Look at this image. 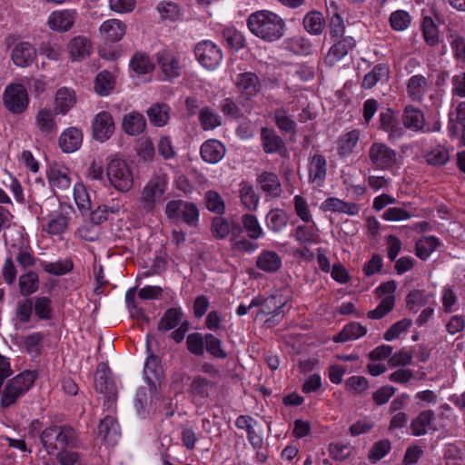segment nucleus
<instances>
[{
	"label": "nucleus",
	"instance_id": "obj_16",
	"mask_svg": "<svg viewBox=\"0 0 465 465\" xmlns=\"http://www.w3.org/2000/svg\"><path fill=\"white\" fill-rule=\"evenodd\" d=\"M234 84L238 92L251 99L255 96L261 89V82L256 74L252 72H244L236 75Z\"/></svg>",
	"mask_w": 465,
	"mask_h": 465
},
{
	"label": "nucleus",
	"instance_id": "obj_23",
	"mask_svg": "<svg viewBox=\"0 0 465 465\" xmlns=\"http://www.w3.org/2000/svg\"><path fill=\"white\" fill-rule=\"evenodd\" d=\"M309 182L321 186L327 175V161L325 156L315 153L309 159Z\"/></svg>",
	"mask_w": 465,
	"mask_h": 465
},
{
	"label": "nucleus",
	"instance_id": "obj_13",
	"mask_svg": "<svg viewBox=\"0 0 465 465\" xmlns=\"http://www.w3.org/2000/svg\"><path fill=\"white\" fill-rule=\"evenodd\" d=\"M47 179L51 189L55 193L56 190L66 191L71 187L72 180L70 170L58 163H53L46 172Z\"/></svg>",
	"mask_w": 465,
	"mask_h": 465
},
{
	"label": "nucleus",
	"instance_id": "obj_28",
	"mask_svg": "<svg viewBox=\"0 0 465 465\" xmlns=\"http://www.w3.org/2000/svg\"><path fill=\"white\" fill-rule=\"evenodd\" d=\"M447 37L453 59L457 65L465 69V36L457 31L450 30Z\"/></svg>",
	"mask_w": 465,
	"mask_h": 465
},
{
	"label": "nucleus",
	"instance_id": "obj_61",
	"mask_svg": "<svg viewBox=\"0 0 465 465\" xmlns=\"http://www.w3.org/2000/svg\"><path fill=\"white\" fill-rule=\"evenodd\" d=\"M446 465H465V454L456 445L449 444L443 452Z\"/></svg>",
	"mask_w": 465,
	"mask_h": 465
},
{
	"label": "nucleus",
	"instance_id": "obj_40",
	"mask_svg": "<svg viewBox=\"0 0 465 465\" xmlns=\"http://www.w3.org/2000/svg\"><path fill=\"white\" fill-rule=\"evenodd\" d=\"M146 113L153 125L162 127L167 124L170 118V106L166 104H153Z\"/></svg>",
	"mask_w": 465,
	"mask_h": 465
},
{
	"label": "nucleus",
	"instance_id": "obj_46",
	"mask_svg": "<svg viewBox=\"0 0 465 465\" xmlns=\"http://www.w3.org/2000/svg\"><path fill=\"white\" fill-rule=\"evenodd\" d=\"M75 104L74 93L68 88H61L55 94V109L59 114H65Z\"/></svg>",
	"mask_w": 465,
	"mask_h": 465
},
{
	"label": "nucleus",
	"instance_id": "obj_11",
	"mask_svg": "<svg viewBox=\"0 0 465 465\" xmlns=\"http://www.w3.org/2000/svg\"><path fill=\"white\" fill-rule=\"evenodd\" d=\"M115 131L113 115L107 111L98 113L92 121V135L98 142L104 143L110 139Z\"/></svg>",
	"mask_w": 465,
	"mask_h": 465
},
{
	"label": "nucleus",
	"instance_id": "obj_63",
	"mask_svg": "<svg viewBox=\"0 0 465 465\" xmlns=\"http://www.w3.org/2000/svg\"><path fill=\"white\" fill-rule=\"evenodd\" d=\"M416 209H406L401 207H391L384 211L382 218L386 221H402L408 220L415 214Z\"/></svg>",
	"mask_w": 465,
	"mask_h": 465
},
{
	"label": "nucleus",
	"instance_id": "obj_8",
	"mask_svg": "<svg viewBox=\"0 0 465 465\" xmlns=\"http://www.w3.org/2000/svg\"><path fill=\"white\" fill-rule=\"evenodd\" d=\"M165 213L169 219H182L191 227H196L199 223V210L195 203L183 200H172L165 207Z\"/></svg>",
	"mask_w": 465,
	"mask_h": 465
},
{
	"label": "nucleus",
	"instance_id": "obj_29",
	"mask_svg": "<svg viewBox=\"0 0 465 465\" xmlns=\"http://www.w3.org/2000/svg\"><path fill=\"white\" fill-rule=\"evenodd\" d=\"M184 313L180 307L167 309L157 324V330L161 332L175 329L183 319Z\"/></svg>",
	"mask_w": 465,
	"mask_h": 465
},
{
	"label": "nucleus",
	"instance_id": "obj_15",
	"mask_svg": "<svg viewBox=\"0 0 465 465\" xmlns=\"http://www.w3.org/2000/svg\"><path fill=\"white\" fill-rule=\"evenodd\" d=\"M76 17L75 10H56L50 14L47 24L52 30L64 33L74 26Z\"/></svg>",
	"mask_w": 465,
	"mask_h": 465
},
{
	"label": "nucleus",
	"instance_id": "obj_42",
	"mask_svg": "<svg viewBox=\"0 0 465 465\" xmlns=\"http://www.w3.org/2000/svg\"><path fill=\"white\" fill-rule=\"evenodd\" d=\"M115 86V79L107 70L101 71L94 79V91L100 96H107Z\"/></svg>",
	"mask_w": 465,
	"mask_h": 465
},
{
	"label": "nucleus",
	"instance_id": "obj_25",
	"mask_svg": "<svg viewBox=\"0 0 465 465\" xmlns=\"http://www.w3.org/2000/svg\"><path fill=\"white\" fill-rule=\"evenodd\" d=\"M225 153V146L216 139L205 141L200 148L202 159L208 163H217L224 157Z\"/></svg>",
	"mask_w": 465,
	"mask_h": 465
},
{
	"label": "nucleus",
	"instance_id": "obj_49",
	"mask_svg": "<svg viewBox=\"0 0 465 465\" xmlns=\"http://www.w3.org/2000/svg\"><path fill=\"white\" fill-rule=\"evenodd\" d=\"M434 419V412L431 410L421 411L411 423V432L415 436L427 433V428Z\"/></svg>",
	"mask_w": 465,
	"mask_h": 465
},
{
	"label": "nucleus",
	"instance_id": "obj_53",
	"mask_svg": "<svg viewBox=\"0 0 465 465\" xmlns=\"http://www.w3.org/2000/svg\"><path fill=\"white\" fill-rule=\"evenodd\" d=\"M333 42L330 51L328 53V57L331 63H335L343 58L349 52V41L346 37H339V38H331Z\"/></svg>",
	"mask_w": 465,
	"mask_h": 465
},
{
	"label": "nucleus",
	"instance_id": "obj_33",
	"mask_svg": "<svg viewBox=\"0 0 465 465\" xmlns=\"http://www.w3.org/2000/svg\"><path fill=\"white\" fill-rule=\"evenodd\" d=\"M146 126L144 116L138 112H131L124 116L123 129L129 135L142 134Z\"/></svg>",
	"mask_w": 465,
	"mask_h": 465
},
{
	"label": "nucleus",
	"instance_id": "obj_22",
	"mask_svg": "<svg viewBox=\"0 0 465 465\" xmlns=\"http://www.w3.org/2000/svg\"><path fill=\"white\" fill-rule=\"evenodd\" d=\"M448 130L452 136H460L465 144V102H459L449 114Z\"/></svg>",
	"mask_w": 465,
	"mask_h": 465
},
{
	"label": "nucleus",
	"instance_id": "obj_10",
	"mask_svg": "<svg viewBox=\"0 0 465 465\" xmlns=\"http://www.w3.org/2000/svg\"><path fill=\"white\" fill-rule=\"evenodd\" d=\"M197 61L206 69H215L223 61L222 49L210 40L199 42L194 47Z\"/></svg>",
	"mask_w": 465,
	"mask_h": 465
},
{
	"label": "nucleus",
	"instance_id": "obj_47",
	"mask_svg": "<svg viewBox=\"0 0 465 465\" xmlns=\"http://www.w3.org/2000/svg\"><path fill=\"white\" fill-rule=\"evenodd\" d=\"M288 221L287 213L282 209H272L266 215V225L274 232H279L286 227Z\"/></svg>",
	"mask_w": 465,
	"mask_h": 465
},
{
	"label": "nucleus",
	"instance_id": "obj_4",
	"mask_svg": "<svg viewBox=\"0 0 465 465\" xmlns=\"http://www.w3.org/2000/svg\"><path fill=\"white\" fill-rule=\"evenodd\" d=\"M406 92L411 101L433 110L441 106L444 96V90L430 89L429 79L422 74H414L408 79Z\"/></svg>",
	"mask_w": 465,
	"mask_h": 465
},
{
	"label": "nucleus",
	"instance_id": "obj_18",
	"mask_svg": "<svg viewBox=\"0 0 465 465\" xmlns=\"http://www.w3.org/2000/svg\"><path fill=\"white\" fill-rule=\"evenodd\" d=\"M257 184L269 198H279L282 193V183L279 176L269 171H263L257 175Z\"/></svg>",
	"mask_w": 465,
	"mask_h": 465
},
{
	"label": "nucleus",
	"instance_id": "obj_34",
	"mask_svg": "<svg viewBox=\"0 0 465 465\" xmlns=\"http://www.w3.org/2000/svg\"><path fill=\"white\" fill-rule=\"evenodd\" d=\"M402 120L405 127L412 131H422L424 128V114L420 109L413 105H407L405 107Z\"/></svg>",
	"mask_w": 465,
	"mask_h": 465
},
{
	"label": "nucleus",
	"instance_id": "obj_60",
	"mask_svg": "<svg viewBox=\"0 0 465 465\" xmlns=\"http://www.w3.org/2000/svg\"><path fill=\"white\" fill-rule=\"evenodd\" d=\"M395 306V296H385L381 299L380 303L374 310L368 312V317L371 319H381L390 313Z\"/></svg>",
	"mask_w": 465,
	"mask_h": 465
},
{
	"label": "nucleus",
	"instance_id": "obj_14",
	"mask_svg": "<svg viewBox=\"0 0 465 465\" xmlns=\"http://www.w3.org/2000/svg\"><path fill=\"white\" fill-rule=\"evenodd\" d=\"M95 388L101 393H104V406L109 407L112 403L111 394L114 391V382L111 377L108 366L101 362L97 366L95 373Z\"/></svg>",
	"mask_w": 465,
	"mask_h": 465
},
{
	"label": "nucleus",
	"instance_id": "obj_43",
	"mask_svg": "<svg viewBox=\"0 0 465 465\" xmlns=\"http://www.w3.org/2000/svg\"><path fill=\"white\" fill-rule=\"evenodd\" d=\"M18 284L20 294L29 298V296L35 293L39 288L38 274L33 271H29L19 277Z\"/></svg>",
	"mask_w": 465,
	"mask_h": 465
},
{
	"label": "nucleus",
	"instance_id": "obj_62",
	"mask_svg": "<svg viewBox=\"0 0 465 465\" xmlns=\"http://www.w3.org/2000/svg\"><path fill=\"white\" fill-rule=\"evenodd\" d=\"M205 338L200 332H193L187 336V350L195 356H202L204 353Z\"/></svg>",
	"mask_w": 465,
	"mask_h": 465
},
{
	"label": "nucleus",
	"instance_id": "obj_39",
	"mask_svg": "<svg viewBox=\"0 0 465 465\" xmlns=\"http://www.w3.org/2000/svg\"><path fill=\"white\" fill-rule=\"evenodd\" d=\"M54 115L55 114L50 109L43 108L38 111L35 116V124L45 135H49L55 132L56 123Z\"/></svg>",
	"mask_w": 465,
	"mask_h": 465
},
{
	"label": "nucleus",
	"instance_id": "obj_45",
	"mask_svg": "<svg viewBox=\"0 0 465 465\" xmlns=\"http://www.w3.org/2000/svg\"><path fill=\"white\" fill-rule=\"evenodd\" d=\"M33 299V310L41 321L51 320L53 317L52 301L47 296H36Z\"/></svg>",
	"mask_w": 465,
	"mask_h": 465
},
{
	"label": "nucleus",
	"instance_id": "obj_44",
	"mask_svg": "<svg viewBox=\"0 0 465 465\" xmlns=\"http://www.w3.org/2000/svg\"><path fill=\"white\" fill-rule=\"evenodd\" d=\"M389 74L390 70L386 64H376L370 73L365 74L362 81V87L365 89L372 88L378 82L387 80Z\"/></svg>",
	"mask_w": 465,
	"mask_h": 465
},
{
	"label": "nucleus",
	"instance_id": "obj_19",
	"mask_svg": "<svg viewBox=\"0 0 465 465\" xmlns=\"http://www.w3.org/2000/svg\"><path fill=\"white\" fill-rule=\"evenodd\" d=\"M156 59L165 79L171 80L181 75L182 66L179 59L172 52L167 50L158 52Z\"/></svg>",
	"mask_w": 465,
	"mask_h": 465
},
{
	"label": "nucleus",
	"instance_id": "obj_37",
	"mask_svg": "<svg viewBox=\"0 0 465 465\" xmlns=\"http://www.w3.org/2000/svg\"><path fill=\"white\" fill-rule=\"evenodd\" d=\"M242 227V232L245 231L248 235V240L255 242L254 241L263 236L264 232L261 227L257 217L252 213H244L242 215L239 222Z\"/></svg>",
	"mask_w": 465,
	"mask_h": 465
},
{
	"label": "nucleus",
	"instance_id": "obj_56",
	"mask_svg": "<svg viewBox=\"0 0 465 465\" xmlns=\"http://www.w3.org/2000/svg\"><path fill=\"white\" fill-rule=\"evenodd\" d=\"M286 48L295 54H309L312 51V44L309 39L295 35L286 42Z\"/></svg>",
	"mask_w": 465,
	"mask_h": 465
},
{
	"label": "nucleus",
	"instance_id": "obj_27",
	"mask_svg": "<svg viewBox=\"0 0 465 465\" xmlns=\"http://www.w3.org/2000/svg\"><path fill=\"white\" fill-rule=\"evenodd\" d=\"M58 142L64 153L75 152L83 142L82 131L76 127H69L62 133Z\"/></svg>",
	"mask_w": 465,
	"mask_h": 465
},
{
	"label": "nucleus",
	"instance_id": "obj_21",
	"mask_svg": "<svg viewBox=\"0 0 465 465\" xmlns=\"http://www.w3.org/2000/svg\"><path fill=\"white\" fill-rule=\"evenodd\" d=\"M67 49L73 61H82L93 53V44L88 37L77 35L69 41Z\"/></svg>",
	"mask_w": 465,
	"mask_h": 465
},
{
	"label": "nucleus",
	"instance_id": "obj_6",
	"mask_svg": "<svg viewBox=\"0 0 465 465\" xmlns=\"http://www.w3.org/2000/svg\"><path fill=\"white\" fill-rule=\"evenodd\" d=\"M168 186V176L163 172L155 173L142 191L141 203L144 210L153 211L157 203L164 200Z\"/></svg>",
	"mask_w": 465,
	"mask_h": 465
},
{
	"label": "nucleus",
	"instance_id": "obj_54",
	"mask_svg": "<svg viewBox=\"0 0 465 465\" xmlns=\"http://www.w3.org/2000/svg\"><path fill=\"white\" fill-rule=\"evenodd\" d=\"M204 203L210 212L217 215H223L225 213V203L216 191L209 190L204 193Z\"/></svg>",
	"mask_w": 465,
	"mask_h": 465
},
{
	"label": "nucleus",
	"instance_id": "obj_5",
	"mask_svg": "<svg viewBox=\"0 0 465 465\" xmlns=\"http://www.w3.org/2000/svg\"><path fill=\"white\" fill-rule=\"evenodd\" d=\"M38 374L35 371H24L10 379L2 391L0 406L3 409L13 406L20 397L30 390Z\"/></svg>",
	"mask_w": 465,
	"mask_h": 465
},
{
	"label": "nucleus",
	"instance_id": "obj_30",
	"mask_svg": "<svg viewBox=\"0 0 465 465\" xmlns=\"http://www.w3.org/2000/svg\"><path fill=\"white\" fill-rule=\"evenodd\" d=\"M304 29L312 35H320L326 29V21L323 14L312 10L308 12L302 20Z\"/></svg>",
	"mask_w": 465,
	"mask_h": 465
},
{
	"label": "nucleus",
	"instance_id": "obj_48",
	"mask_svg": "<svg viewBox=\"0 0 465 465\" xmlns=\"http://www.w3.org/2000/svg\"><path fill=\"white\" fill-rule=\"evenodd\" d=\"M439 245L440 241L437 237L432 235L424 236L416 242V255L421 260H426Z\"/></svg>",
	"mask_w": 465,
	"mask_h": 465
},
{
	"label": "nucleus",
	"instance_id": "obj_32",
	"mask_svg": "<svg viewBox=\"0 0 465 465\" xmlns=\"http://www.w3.org/2000/svg\"><path fill=\"white\" fill-rule=\"evenodd\" d=\"M285 305V301L282 295H271L262 301V307L260 309L259 313L263 315L272 314L266 322L277 323L275 318L282 312V309Z\"/></svg>",
	"mask_w": 465,
	"mask_h": 465
},
{
	"label": "nucleus",
	"instance_id": "obj_31",
	"mask_svg": "<svg viewBox=\"0 0 465 465\" xmlns=\"http://www.w3.org/2000/svg\"><path fill=\"white\" fill-rule=\"evenodd\" d=\"M125 25L117 19L104 21L100 26V32L111 43L120 41L125 34Z\"/></svg>",
	"mask_w": 465,
	"mask_h": 465
},
{
	"label": "nucleus",
	"instance_id": "obj_9",
	"mask_svg": "<svg viewBox=\"0 0 465 465\" xmlns=\"http://www.w3.org/2000/svg\"><path fill=\"white\" fill-rule=\"evenodd\" d=\"M3 101L5 108L12 114L24 113L29 104L26 88L22 84H8L3 94Z\"/></svg>",
	"mask_w": 465,
	"mask_h": 465
},
{
	"label": "nucleus",
	"instance_id": "obj_7",
	"mask_svg": "<svg viewBox=\"0 0 465 465\" xmlns=\"http://www.w3.org/2000/svg\"><path fill=\"white\" fill-rule=\"evenodd\" d=\"M110 183L120 192H128L134 184V178L127 163L121 159H112L106 169Z\"/></svg>",
	"mask_w": 465,
	"mask_h": 465
},
{
	"label": "nucleus",
	"instance_id": "obj_64",
	"mask_svg": "<svg viewBox=\"0 0 465 465\" xmlns=\"http://www.w3.org/2000/svg\"><path fill=\"white\" fill-rule=\"evenodd\" d=\"M212 383L204 377L197 376L190 385V392L194 398L206 399Z\"/></svg>",
	"mask_w": 465,
	"mask_h": 465
},
{
	"label": "nucleus",
	"instance_id": "obj_12",
	"mask_svg": "<svg viewBox=\"0 0 465 465\" xmlns=\"http://www.w3.org/2000/svg\"><path fill=\"white\" fill-rule=\"evenodd\" d=\"M261 142L265 153H278L282 157L288 156V150L284 140L277 134L275 130L262 127L261 130Z\"/></svg>",
	"mask_w": 465,
	"mask_h": 465
},
{
	"label": "nucleus",
	"instance_id": "obj_3",
	"mask_svg": "<svg viewBox=\"0 0 465 465\" xmlns=\"http://www.w3.org/2000/svg\"><path fill=\"white\" fill-rule=\"evenodd\" d=\"M247 25L251 32L267 42L279 40L283 36L285 22L277 14L261 10L252 13L247 19Z\"/></svg>",
	"mask_w": 465,
	"mask_h": 465
},
{
	"label": "nucleus",
	"instance_id": "obj_55",
	"mask_svg": "<svg viewBox=\"0 0 465 465\" xmlns=\"http://www.w3.org/2000/svg\"><path fill=\"white\" fill-rule=\"evenodd\" d=\"M199 121L203 130H213L222 124L221 117L209 106L200 110Z\"/></svg>",
	"mask_w": 465,
	"mask_h": 465
},
{
	"label": "nucleus",
	"instance_id": "obj_20",
	"mask_svg": "<svg viewBox=\"0 0 465 465\" xmlns=\"http://www.w3.org/2000/svg\"><path fill=\"white\" fill-rule=\"evenodd\" d=\"M370 158L380 169H388L396 163V153L383 143H374L370 149Z\"/></svg>",
	"mask_w": 465,
	"mask_h": 465
},
{
	"label": "nucleus",
	"instance_id": "obj_2",
	"mask_svg": "<svg viewBox=\"0 0 465 465\" xmlns=\"http://www.w3.org/2000/svg\"><path fill=\"white\" fill-rule=\"evenodd\" d=\"M211 232L217 240H223L230 236L231 247L237 252L252 253L259 247L258 243L251 242L242 235V227L239 221L234 219L228 221L222 215L215 216L212 220Z\"/></svg>",
	"mask_w": 465,
	"mask_h": 465
},
{
	"label": "nucleus",
	"instance_id": "obj_36",
	"mask_svg": "<svg viewBox=\"0 0 465 465\" xmlns=\"http://www.w3.org/2000/svg\"><path fill=\"white\" fill-rule=\"evenodd\" d=\"M68 217L61 212H54L47 216V223L44 225L43 231L50 235H60L64 233L68 226Z\"/></svg>",
	"mask_w": 465,
	"mask_h": 465
},
{
	"label": "nucleus",
	"instance_id": "obj_41",
	"mask_svg": "<svg viewBox=\"0 0 465 465\" xmlns=\"http://www.w3.org/2000/svg\"><path fill=\"white\" fill-rule=\"evenodd\" d=\"M161 397L160 388L158 393L155 394L149 386V392L145 388H139L136 391L134 399V406L138 413H144L147 408L153 404L154 401L159 400Z\"/></svg>",
	"mask_w": 465,
	"mask_h": 465
},
{
	"label": "nucleus",
	"instance_id": "obj_50",
	"mask_svg": "<svg viewBox=\"0 0 465 465\" xmlns=\"http://www.w3.org/2000/svg\"><path fill=\"white\" fill-rule=\"evenodd\" d=\"M130 67L137 74H145L153 72L154 64L146 54L135 53L130 61Z\"/></svg>",
	"mask_w": 465,
	"mask_h": 465
},
{
	"label": "nucleus",
	"instance_id": "obj_35",
	"mask_svg": "<svg viewBox=\"0 0 465 465\" xmlns=\"http://www.w3.org/2000/svg\"><path fill=\"white\" fill-rule=\"evenodd\" d=\"M282 266V259L273 251H262L256 260V267L265 272H275Z\"/></svg>",
	"mask_w": 465,
	"mask_h": 465
},
{
	"label": "nucleus",
	"instance_id": "obj_58",
	"mask_svg": "<svg viewBox=\"0 0 465 465\" xmlns=\"http://www.w3.org/2000/svg\"><path fill=\"white\" fill-rule=\"evenodd\" d=\"M274 121L281 131L295 134L296 123L292 119L285 109L280 108L274 112Z\"/></svg>",
	"mask_w": 465,
	"mask_h": 465
},
{
	"label": "nucleus",
	"instance_id": "obj_26",
	"mask_svg": "<svg viewBox=\"0 0 465 465\" xmlns=\"http://www.w3.org/2000/svg\"><path fill=\"white\" fill-rule=\"evenodd\" d=\"M97 436L109 444H114L120 436V426L117 420L111 415H106L102 419L97 428Z\"/></svg>",
	"mask_w": 465,
	"mask_h": 465
},
{
	"label": "nucleus",
	"instance_id": "obj_51",
	"mask_svg": "<svg viewBox=\"0 0 465 465\" xmlns=\"http://www.w3.org/2000/svg\"><path fill=\"white\" fill-rule=\"evenodd\" d=\"M40 265L45 272L56 276L64 275L70 272L74 268V263L70 259L59 260L54 262L42 261Z\"/></svg>",
	"mask_w": 465,
	"mask_h": 465
},
{
	"label": "nucleus",
	"instance_id": "obj_38",
	"mask_svg": "<svg viewBox=\"0 0 465 465\" xmlns=\"http://www.w3.org/2000/svg\"><path fill=\"white\" fill-rule=\"evenodd\" d=\"M239 197L242 204L248 211H255L258 207L260 196L256 193L253 186L246 182L242 181L240 183Z\"/></svg>",
	"mask_w": 465,
	"mask_h": 465
},
{
	"label": "nucleus",
	"instance_id": "obj_59",
	"mask_svg": "<svg viewBox=\"0 0 465 465\" xmlns=\"http://www.w3.org/2000/svg\"><path fill=\"white\" fill-rule=\"evenodd\" d=\"M207 352L217 359H225L227 352L222 347V341L213 333L204 334Z\"/></svg>",
	"mask_w": 465,
	"mask_h": 465
},
{
	"label": "nucleus",
	"instance_id": "obj_24",
	"mask_svg": "<svg viewBox=\"0 0 465 465\" xmlns=\"http://www.w3.org/2000/svg\"><path fill=\"white\" fill-rule=\"evenodd\" d=\"M36 49L28 42H20L12 50L11 58L19 67H27L35 61Z\"/></svg>",
	"mask_w": 465,
	"mask_h": 465
},
{
	"label": "nucleus",
	"instance_id": "obj_17",
	"mask_svg": "<svg viewBox=\"0 0 465 465\" xmlns=\"http://www.w3.org/2000/svg\"><path fill=\"white\" fill-rule=\"evenodd\" d=\"M143 375L151 390L157 394L163 378V368L160 360L156 355L150 354L145 361Z\"/></svg>",
	"mask_w": 465,
	"mask_h": 465
},
{
	"label": "nucleus",
	"instance_id": "obj_57",
	"mask_svg": "<svg viewBox=\"0 0 465 465\" xmlns=\"http://www.w3.org/2000/svg\"><path fill=\"white\" fill-rule=\"evenodd\" d=\"M422 35L427 45L434 46L439 43V30L430 16H425L421 24Z\"/></svg>",
	"mask_w": 465,
	"mask_h": 465
},
{
	"label": "nucleus",
	"instance_id": "obj_52",
	"mask_svg": "<svg viewBox=\"0 0 465 465\" xmlns=\"http://www.w3.org/2000/svg\"><path fill=\"white\" fill-rule=\"evenodd\" d=\"M449 159V149L444 145H437L425 154L427 163L432 166H442Z\"/></svg>",
	"mask_w": 465,
	"mask_h": 465
},
{
	"label": "nucleus",
	"instance_id": "obj_1",
	"mask_svg": "<svg viewBox=\"0 0 465 465\" xmlns=\"http://www.w3.org/2000/svg\"><path fill=\"white\" fill-rule=\"evenodd\" d=\"M40 441L47 454L60 465H74L80 458L74 449L80 447L76 430L70 425L52 424L39 434Z\"/></svg>",
	"mask_w": 465,
	"mask_h": 465
}]
</instances>
